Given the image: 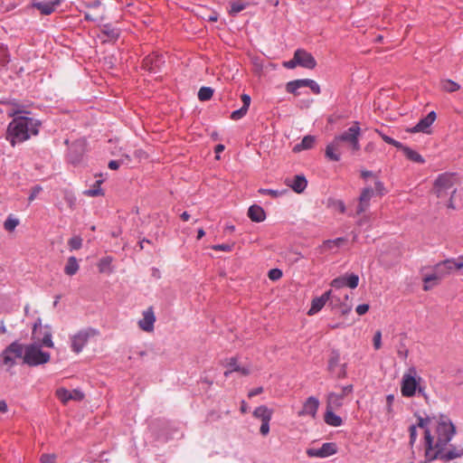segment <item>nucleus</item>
<instances>
[{
	"label": "nucleus",
	"mask_w": 463,
	"mask_h": 463,
	"mask_svg": "<svg viewBox=\"0 0 463 463\" xmlns=\"http://www.w3.org/2000/svg\"><path fill=\"white\" fill-rule=\"evenodd\" d=\"M28 111L15 109L7 111L8 117L13 118V120L7 126L5 138L12 146L28 140L32 136L38 135L41 121L28 117Z\"/></svg>",
	"instance_id": "f257e3e1"
},
{
	"label": "nucleus",
	"mask_w": 463,
	"mask_h": 463,
	"mask_svg": "<svg viewBox=\"0 0 463 463\" xmlns=\"http://www.w3.org/2000/svg\"><path fill=\"white\" fill-rule=\"evenodd\" d=\"M361 128L359 122L354 121L350 128L335 136L326 146L325 155L330 161L338 162L341 159L343 151H349L351 154L357 152L360 146Z\"/></svg>",
	"instance_id": "f03ea898"
},
{
	"label": "nucleus",
	"mask_w": 463,
	"mask_h": 463,
	"mask_svg": "<svg viewBox=\"0 0 463 463\" xmlns=\"http://www.w3.org/2000/svg\"><path fill=\"white\" fill-rule=\"evenodd\" d=\"M463 268V258L446 260L436 264L433 268L431 274L426 275L423 278V289L430 290L439 283L442 279L449 276L454 270H458Z\"/></svg>",
	"instance_id": "7ed1b4c3"
},
{
	"label": "nucleus",
	"mask_w": 463,
	"mask_h": 463,
	"mask_svg": "<svg viewBox=\"0 0 463 463\" xmlns=\"http://www.w3.org/2000/svg\"><path fill=\"white\" fill-rule=\"evenodd\" d=\"M425 447H426V457L430 460L441 459L444 461H449L463 456V448L450 447L449 449L446 446H442L438 449H433V437L430 430L425 432Z\"/></svg>",
	"instance_id": "20e7f679"
},
{
	"label": "nucleus",
	"mask_w": 463,
	"mask_h": 463,
	"mask_svg": "<svg viewBox=\"0 0 463 463\" xmlns=\"http://www.w3.org/2000/svg\"><path fill=\"white\" fill-rule=\"evenodd\" d=\"M457 182V175L453 173H444L439 175L434 182L433 193L439 198H445L450 194V199L448 203V207L450 209H456L453 203L454 195L457 189L454 187Z\"/></svg>",
	"instance_id": "39448f33"
},
{
	"label": "nucleus",
	"mask_w": 463,
	"mask_h": 463,
	"mask_svg": "<svg viewBox=\"0 0 463 463\" xmlns=\"http://www.w3.org/2000/svg\"><path fill=\"white\" fill-rule=\"evenodd\" d=\"M433 423L436 428V441L433 440V449L447 446L448 443L453 438L456 430L451 420L444 415H440L439 418H433Z\"/></svg>",
	"instance_id": "423d86ee"
},
{
	"label": "nucleus",
	"mask_w": 463,
	"mask_h": 463,
	"mask_svg": "<svg viewBox=\"0 0 463 463\" xmlns=\"http://www.w3.org/2000/svg\"><path fill=\"white\" fill-rule=\"evenodd\" d=\"M50 354L42 351L39 345L30 344L25 345L24 363L29 366H37L46 364L50 361Z\"/></svg>",
	"instance_id": "0eeeda50"
},
{
	"label": "nucleus",
	"mask_w": 463,
	"mask_h": 463,
	"mask_svg": "<svg viewBox=\"0 0 463 463\" xmlns=\"http://www.w3.org/2000/svg\"><path fill=\"white\" fill-rule=\"evenodd\" d=\"M420 380V377L417 379L416 369L414 367L409 368L408 372L403 374L402 379L401 392L402 396L412 397L415 395L417 390H419V392H421L422 390L419 387Z\"/></svg>",
	"instance_id": "6e6552de"
},
{
	"label": "nucleus",
	"mask_w": 463,
	"mask_h": 463,
	"mask_svg": "<svg viewBox=\"0 0 463 463\" xmlns=\"http://www.w3.org/2000/svg\"><path fill=\"white\" fill-rule=\"evenodd\" d=\"M25 345L14 341L10 344L1 354L3 364L7 365L9 368L15 364L16 358H23L24 355Z\"/></svg>",
	"instance_id": "1a4fd4ad"
},
{
	"label": "nucleus",
	"mask_w": 463,
	"mask_h": 463,
	"mask_svg": "<svg viewBox=\"0 0 463 463\" xmlns=\"http://www.w3.org/2000/svg\"><path fill=\"white\" fill-rule=\"evenodd\" d=\"M97 331L92 328H86L79 331L77 334L71 337V350L77 354L80 353L84 346L87 345L89 339L91 336L97 335Z\"/></svg>",
	"instance_id": "9d476101"
},
{
	"label": "nucleus",
	"mask_w": 463,
	"mask_h": 463,
	"mask_svg": "<svg viewBox=\"0 0 463 463\" xmlns=\"http://www.w3.org/2000/svg\"><path fill=\"white\" fill-rule=\"evenodd\" d=\"M165 63L164 56L158 53H152L143 60V68L151 73H156Z\"/></svg>",
	"instance_id": "9b49d317"
},
{
	"label": "nucleus",
	"mask_w": 463,
	"mask_h": 463,
	"mask_svg": "<svg viewBox=\"0 0 463 463\" xmlns=\"http://www.w3.org/2000/svg\"><path fill=\"white\" fill-rule=\"evenodd\" d=\"M57 398L64 404L69 401H81L84 398V394L78 389L67 390L65 388H59L56 391Z\"/></svg>",
	"instance_id": "f8f14e48"
},
{
	"label": "nucleus",
	"mask_w": 463,
	"mask_h": 463,
	"mask_svg": "<svg viewBox=\"0 0 463 463\" xmlns=\"http://www.w3.org/2000/svg\"><path fill=\"white\" fill-rule=\"evenodd\" d=\"M296 62H298V66L306 69H314L317 65V61L310 52L303 49H298L295 52Z\"/></svg>",
	"instance_id": "ddd939ff"
},
{
	"label": "nucleus",
	"mask_w": 463,
	"mask_h": 463,
	"mask_svg": "<svg viewBox=\"0 0 463 463\" xmlns=\"http://www.w3.org/2000/svg\"><path fill=\"white\" fill-rule=\"evenodd\" d=\"M374 195V190L371 186L364 187L359 196V203L356 208V213L361 214L365 212L369 205L370 201Z\"/></svg>",
	"instance_id": "4468645a"
},
{
	"label": "nucleus",
	"mask_w": 463,
	"mask_h": 463,
	"mask_svg": "<svg viewBox=\"0 0 463 463\" xmlns=\"http://www.w3.org/2000/svg\"><path fill=\"white\" fill-rule=\"evenodd\" d=\"M319 407V401L314 396H310L307 399V401L303 404V408L298 411V416H310L315 418L317 415V411Z\"/></svg>",
	"instance_id": "2eb2a0df"
},
{
	"label": "nucleus",
	"mask_w": 463,
	"mask_h": 463,
	"mask_svg": "<svg viewBox=\"0 0 463 463\" xmlns=\"http://www.w3.org/2000/svg\"><path fill=\"white\" fill-rule=\"evenodd\" d=\"M331 293V290H327L322 296L315 298L311 302V307L309 308L307 315L313 316L318 313L329 300Z\"/></svg>",
	"instance_id": "dca6fc26"
},
{
	"label": "nucleus",
	"mask_w": 463,
	"mask_h": 463,
	"mask_svg": "<svg viewBox=\"0 0 463 463\" xmlns=\"http://www.w3.org/2000/svg\"><path fill=\"white\" fill-rule=\"evenodd\" d=\"M155 321L156 317L153 309L152 307H149L143 312V318L139 320L138 326L142 330L151 332L154 329Z\"/></svg>",
	"instance_id": "f3484780"
},
{
	"label": "nucleus",
	"mask_w": 463,
	"mask_h": 463,
	"mask_svg": "<svg viewBox=\"0 0 463 463\" xmlns=\"http://www.w3.org/2000/svg\"><path fill=\"white\" fill-rule=\"evenodd\" d=\"M61 0H50L42 2H33V6L39 10L41 14L49 15L54 12L56 6L61 4Z\"/></svg>",
	"instance_id": "a211bd4d"
},
{
	"label": "nucleus",
	"mask_w": 463,
	"mask_h": 463,
	"mask_svg": "<svg viewBox=\"0 0 463 463\" xmlns=\"http://www.w3.org/2000/svg\"><path fill=\"white\" fill-rule=\"evenodd\" d=\"M436 119V113L430 111L425 118H421L418 124L411 128V132H423L428 133V129Z\"/></svg>",
	"instance_id": "6ab92c4d"
},
{
	"label": "nucleus",
	"mask_w": 463,
	"mask_h": 463,
	"mask_svg": "<svg viewBox=\"0 0 463 463\" xmlns=\"http://www.w3.org/2000/svg\"><path fill=\"white\" fill-rule=\"evenodd\" d=\"M344 404V394L329 392L326 396V408L337 410Z\"/></svg>",
	"instance_id": "aec40b11"
},
{
	"label": "nucleus",
	"mask_w": 463,
	"mask_h": 463,
	"mask_svg": "<svg viewBox=\"0 0 463 463\" xmlns=\"http://www.w3.org/2000/svg\"><path fill=\"white\" fill-rule=\"evenodd\" d=\"M227 366L229 369L224 373L226 377L233 372H239L243 375H248L250 373V369L245 366L239 365L235 357H232L228 360Z\"/></svg>",
	"instance_id": "412c9836"
},
{
	"label": "nucleus",
	"mask_w": 463,
	"mask_h": 463,
	"mask_svg": "<svg viewBox=\"0 0 463 463\" xmlns=\"http://www.w3.org/2000/svg\"><path fill=\"white\" fill-rule=\"evenodd\" d=\"M248 216L252 222H260L266 218V214L262 207L259 205H251L248 211Z\"/></svg>",
	"instance_id": "4be33fe9"
},
{
	"label": "nucleus",
	"mask_w": 463,
	"mask_h": 463,
	"mask_svg": "<svg viewBox=\"0 0 463 463\" xmlns=\"http://www.w3.org/2000/svg\"><path fill=\"white\" fill-rule=\"evenodd\" d=\"M399 149L402 150L404 156L409 160L418 164L425 163L424 158L417 151L410 148L409 146L402 145V146H400Z\"/></svg>",
	"instance_id": "5701e85b"
},
{
	"label": "nucleus",
	"mask_w": 463,
	"mask_h": 463,
	"mask_svg": "<svg viewBox=\"0 0 463 463\" xmlns=\"http://www.w3.org/2000/svg\"><path fill=\"white\" fill-rule=\"evenodd\" d=\"M253 416L262 421H270L272 411L267 406L261 405L257 407L253 411Z\"/></svg>",
	"instance_id": "b1692460"
},
{
	"label": "nucleus",
	"mask_w": 463,
	"mask_h": 463,
	"mask_svg": "<svg viewBox=\"0 0 463 463\" xmlns=\"http://www.w3.org/2000/svg\"><path fill=\"white\" fill-rule=\"evenodd\" d=\"M334 411L335 410L326 408L324 419L326 424L333 427H339L342 425L343 420Z\"/></svg>",
	"instance_id": "393cba45"
},
{
	"label": "nucleus",
	"mask_w": 463,
	"mask_h": 463,
	"mask_svg": "<svg viewBox=\"0 0 463 463\" xmlns=\"http://www.w3.org/2000/svg\"><path fill=\"white\" fill-rule=\"evenodd\" d=\"M248 5L249 2L246 0L231 1L229 14L232 16H236L239 13L243 11Z\"/></svg>",
	"instance_id": "a878e982"
},
{
	"label": "nucleus",
	"mask_w": 463,
	"mask_h": 463,
	"mask_svg": "<svg viewBox=\"0 0 463 463\" xmlns=\"http://www.w3.org/2000/svg\"><path fill=\"white\" fill-rule=\"evenodd\" d=\"M101 33L104 35L103 42L114 41L119 36L118 30L112 27L110 24H105L101 29Z\"/></svg>",
	"instance_id": "bb28decb"
},
{
	"label": "nucleus",
	"mask_w": 463,
	"mask_h": 463,
	"mask_svg": "<svg viewBox=\"0 0 463 463\" xmlns=\"http://www.w3.org/2000/svg\"><path fill=\"white\" fill-rule=\"evenodd\" d=\"M345 241L346 240L343 237H339L334 240H326L320 246L321 251L332 250L335 248H339L345 242Z\"/></svg>",
	"instance_id": "cd10ccee"
},
{
	"label": "nucleus",
	"mask_w": 463,
	"mask_h": 463,
	"mask_svg": "<svg viewBox=\"0 0 463 463\" xmlns=\"http://www.w3.org/2000/svg\"><path fill=\"white\" fill-rule=\"evenodd\" d=\"M307 184L304 175H296L289 185L296 193L300 194L306 189Z\"/></svg>",
	"instance_id": "c85d7f7f"
},
{
	"label": "nucleus",
	"mask_w": 463,
	"mask_h": 463,
	"mask_svg": "<svg viewBox=\"0 0 463 463\" xmlns=\"http://www.w3.org/2000/svg\"><path fill=\"white\" fill-rule=\"evenodd\" d=\"M113 258L110 256H106L99 260L98 263V269L100 273L110 274L113 271L112 268Z\"/></svg>",
	"instance_id": "c756f323"
},
{
	"label": "nucleus",
	"mask_w": 463,
	"mask_h": 463,
	"mask_svg": "<svg viewBox=\"0 0 463 463\" xmlns=\"http://www.w3.org/2000/svg\"><path fill=\"white\" fill-rule=\"evenodd\" d=\"M79 263L75 257L71 256L68 259L67 263L64 267V272L68 276L75 275L79 270Z\"/></svg>",
	"instance_id": "7c9ffc66"
},
{
	"label": "nucleus",
	"mask_w": 463,
	"mask_h": 463,
	"mask_svg": "<svg viewBox=\"0 0 463 463\" xmlns=\"http://www.w3.org/2000/svg\"><path fill=\"white\" fill-rule=\"evenodd\" d=\"M315 144V137L313 136H306L303 137L302 141L299 144H297L293 150L295 152H300L301 150L309 149Z\"/></svg>",
	"instance_id": "2f4dec72"
},
{
	"label": "nucleus",
	"mask_w": 463,
	"mask_h": 463,
	"mask_svg": "<svg viewBox=\"0 0 463 463\" xmlns=\"http://www.w3.org/2000/svg\"><path fill=\"white\" fill-rule=\"evenodd\" d=\"M321 450H322V453H323V457L324 458H326V457H329V456H332L334 454H335L337 452V447H336V444L335 443H333V442H326V443H324L321 447H320Z\"/></svg>",
	"instance_id": "473e14b6"
},
{
	"label": "nucleus",
	"mask_w": 463,
	"mask_h": 463,
	"mask_svg": "<svg viewBox=\"0 0 463 463\" xmlns=\"http://www.w3.org/2000/svg\"><path fill=\"white\" fill-rule=\"evenodd\" d=\"M441 88L447 92H455L460 89V85L451 80H445L441 82Z\"/></svg>",
	"instance_id": "72a5a7b5"
},
{
	"label": "nucleus",
	"mask_w": 463,
	"mask_h": 463,
	"mask_svg": "<svg viewBox=\"0 0 463 463\" xmlns=\"http://www.w3.org/2000/svg\"><path fill=\"white\" fill-rule=\"evenodd\" d=\"M339 362H340L339 354L337 352H332V354L330 355V359L328 361V370L331 373H335L336 368L339 365Z\"/></svg>",
	"instance_id": "f704fd0d"
},
{
	"label": "nucleus",
	"mask_w": 463,
	"mask_h": 463,
	"mask_svg": "<svg viewBox=\"0 0 463 463\" xmlns=\"http://www.w3.org/2000/svg\"><path fill=\"white\" fill-rule=\"evenodd\" d=\"M213 94V90L210 87H202L198 91V99L201 101L209 100Z\"/></svg>",
	"instance_id": "c9c22d12"
},
{
	"label": "nucleus",
	"mask_w": 463,
	"mask_h": 463,
	"mask_svg": "<svg viewBox=\"0 0 463 463\" xmlns=\"http://www.w3.org/2000/svg\"><path fill=\"white\" fill-rule=\"evenodd\" d=\"M346 287L355 288L359 283V277L356 274L351 273L345 276Z\"/></svg>",
	"instance_id": "e433bc0d"
},
{
	"label": "nucleus",
	"mask_w": 463,
	"mask_h": 463,
	"mask_svg": "<svg viewBox=\"0 0 463 463\" xmlns=\"http://www.w3.org/2000/svg\"><path fill=\"white\" fill-rule=\"evenodd\" d=\"M128 161H129V156H125L124 157L118 160L109 161L108 166L111 170H117L121 165L128 164Z\"/></svg>",
	"instance_id": "4c0bfd02"
},
{
	"label": "nucleus",
	"mask_w": 463,
	"mask_h": 463,
	"mask_svg": "<svg viewBox=\"0 0 463 463\" xmlns=\"http://www.w3.org/2000/svg\"><path fill=\"white\" fill-rule=\"evenodd\" d=\"M68 245L71 250H79L82 246V239L80 236H74L69 240Z\"/></svg>",
	"instance_id": "58836bf2"
},
{
	"label": "nucleus",
	"mask_w": 463,
	"mask_h": 463,
	"mask_svg": "<svg viewBox=\"0 0 463 463\" xmlns=\"http://www.w3.org/2000/svg\"><path fill=\"white\" fill-rule=\"evenodd\" d=\"M376 133L379 134V136L384 140V142H386L387 144H390L397 148H399L400 146H402V144L395 139H393L392 137L383 134L382 131L376 129Z\"/></svg>",
	"instance_id": "ea45409f"
},
{
	"label": "nucleus",
	"mask_w": 463,
	"mask_h": 463,
	"mask_svg": "<svg viewBox=\"0 0 463 463\" xmlns=\"http://www.w3.org/2000/svg\"><path fill=\"white\" fill-rule=\"evenodd\" d=\"M19 224V221L15 218L8 217L5 223L4 227L6 231L12 232L15 229V227Z\"/></svg>",
	"instance_id": "a19ab883"
},
{
	"label": "nucleus",
	"mask_w": 463,
	"mask_h": 463,
	"mask_svg": "<svg viewBox=\"0 0 463 463\" xmlns=\"http://www.w3.org/2000/svg\"><path fill=\"white\" fill-rule=\"evenodd\" d=\"M299 89V84L298 83L297 80L289 81L286 85V90L289 93H293L295 95H299V92L298 91Z\"/></svg>",
	"instance_id": "79ce46f5"
},
{
	"label": "nucleus",
	"mask_w": 463,
	"mask_h": 463,
	"mask_svg": "<svg viewBox=\"0 0 463 463\" xmlns=\"http://www.w3.org/2000/svg\"><path fill=\"white\" fill-rule=\"evenodd\" d=\"M247 111L248 109L241 107V109L232 111L231 118L232 120H239L246 115Z\"/></svg>",
	"instance_id": "37998d69"
},
{
	"label": "nucleus",
	"mask_w": 463,
	"mask_h": 463,
	"mask_svg": "<svg viewBox=\"0 0 463 463\" xmlns=\"http://www.w3.org/2000/svg\"><path fill=\"white\" fill-rule=\"evenodd\" d=\"M331 286L335 288H341L346 287L345 276L335 278L332 280Z\"/></svg>",
	"instance_id": "c03bdc74"
},
{
	"label": "nucleus",
	"mask_w": 463,
	"mask_h": 463,
	"mask_svg": "<svg viewBox=\"0 0 463 463\" xmlns=\"http://www.w3.org/2000/svg\"><path fill=\"white\" fill-rule=\"evenodd\" d=\"M55 454H43L40 458V463H55Z\"/></svg>",
	"instance_id": "a18cd8bd"
},
{
	"label": "nucleus",
	"mask_w": 463,
	"mask_h": 463,
	"mask_svg": "<svg viewBox=\"0 0 463 463\" xmlns=\"http://www.w3.org/2000/svg\"><path fill=\"white\" fill-rule=\"evenodd\" d=\"M10 61L9 55L5 49L0 50V66H5Z\"/></svg>",
	"instance_id": "49530a36"
},
{
	"label": "nucleus",
	"mask_w": 463,
	"mask_h": 463,
	"mask_svg": "<svg viewBox=\"0 0 463 463\" xmlns=\"http://www.w3.org/2000/svg\"><path fill=\"white\" fill-rule=\"evenodd\" d=\"M282 277V271L279 269H272L269 271V278L271 280H278Z\"/></svg>",
	"instance_id": "de8ad7c7"
},
{
	"label": "nucleus",
	"mask_w": 463,
	"mask_h": 463,
	"mask_svg": "<svg viewBox=\"0 0 463 463\" xmlns=\"http://www.w3.org/2000/svg\"><path fill=\"white\" fill-rule=\"evenodd\" d=\"M382 346V333L381 331H376L373 335V347L378 350Z\"/></svg>",
	"instance_id": "09e8293b"
},
{
	"label": "nucleus",
	"mask_w": 463,
	"mask_h": 463,
	"mask_svg": "<svg viewBox=\"0 0 463 463\" xmlns=\"http://www.w3.org/2000/svg\"><path fill=\"white\" fill-rule=\"evenodd\" d=\"M374 190L377 194L383 195L386 193L384 184L381 181H376L374 184Z\"/></svg>",
	"instance_id": "8fccbe9b"
},
{
	"label": "nucleus",
	"mask_w": 463,
	"mask_h": 463,
	"mask_svg": "<svg viewBox=\"0 0 463 463\" xmlns=\"http://www.w3.org/2000/svg\"><path fill=\"white\" fill-rule=\"evenodd\" d=\"M409 432H410V443L411 445H413L417 439V427L415 425L410 426Z\"/></svg>",
	"instance_id": "3c124183"
},
{
	"label": "nucleus",
	"mask_w": 463,
	"mask_h": 463,
	"mask_svg": "<svg viewBox=\"0 0 463 463\" xmlns=\"http://www.w3.org/2000/svg\"><path fill=\"white\" fill-rule=\"evenodd\" d=\"M232 246L227 243L216 244L212 247L214 250L231 251Z\"/></svg>",
	"instance_id": "603ef678"
},
{
	"label": "nucleus",
	"mask_w": 463,
	"mask_h": 463,
	"mask_svg": "<svg viewBox=\"0 0 463 463\" xmlns=\"http://www.w3.org/2000/svg\"><path fill=\"white\" fill-rule=\"evenodd\" d=\"M307 454L309 457L324 458L321 449H308Z\"/></svg>",
	"instance_id": "864d4df0"
},
{
	"label": "nucleus",
	"mask_w": 463,
	"mask_h": 463,
	"mask_svg": "<svg viewBox=\"0 0 463 463\" xmlns=\"http://www.w3.org/2000/svg\"><path fill=\"white\" fill-rule=\"evenodd\" d=\"M394 401V395L393 394H388L386 396V410L388 413L392 412V403Z\"/></svg>",
	"instance_id": "5fc2aeb1"
},
{
	"label": "nucleus",
	"mask_w": 463,
	"mask_h": 463,
	"mask_svg": "<svg viewBox=\"0 0 463 463\" xmlns=\"http://www.w3.org/2000/svg\"><path fill=\"white\" fill-rule=\"evenodd\" d=\"M430 422H433V419H432V420H430V419H429V418H427V419H423V418H421V417H419L418 427H420V428H421V429H425V431H426V430H429L427 429V425H428V423H430Z\"/></svg>",
	"instance_id": "6e6d98bb"
},
{
	"label": "nucleus",
	"mask_w": 463,
	"mask_h": 463,
	"mask_svg": "<svg viewBox=\"0 0 463 463\" xmlns=\"http://www.w3.org/2000/svg\"><path fill=\"white\" fill-rule=\"evenodd\" d=\"M42 191V187L39 186V185H36L34 186L32 191H31V194L29 195V201L30 202H33L36 197L37 195L39 194V193Z\"/></svg>",
	"instance_id": "4d7b16f0"
},
{
	"label": "nucleus",
	"mask_w": 463,
	"mask_h": 463,
	"mask_svg": "<svg viewBox=\"0 0 463 463\" xmlns=\"http://www.w3.org/2000/svg\"><path fill=\"white\" fill-rule=\"evenodd\" d=\"M260 432L263 435V436H266L269 434V421H262L261 422V426H260Z\"/></svg>",
	"instance_id": "13d9d810"
},
{
	"label": "nucleus",
	"mask_w": 463,
	"mask_h": 463,
	"mask_svg": "<svg viewBox=\"0 0 463 463\" xmlns=\"http://www.w3.org/2000/svg\"><path fill=\"white\" fill-rule=\"evenodd\" d=\"M307 88H309L315 94H319L321 92L319 85L313 80H311Z\"/></svg>",
	"instance_id": "bf43d9fd"
},
{
	"label": "nucleus",
	"mask_w": 463,
	"mask_h": 463,
	"mask_svg": "<svg viewBox=\"0 0 463 463\" xmlns=\"http://www.w3.org/2000/svg\"><path fill=\"white\" fill-rule=\"evenodd\" d=\"M369 310V305L362 304L357 306L355 311L359 316L364 315Z\"/></svg>",
	"instance_id": "052dcab7"
},
{
	"label": "nucleus",
	"mask_w": 463,
	"mask_h": 463,
	"mask_svg": "<svg viewBox=\"0 0 463 463\" xmlns=\"http://www.w3.org/2000/svg\"><path fill=\"white\" fill-rule=\"evenodd\" d=\"M43 345L47 347H53V342L52 340V335L47 334L43 338Z\"/></svg>",
	"instance_id": "680f3d73"
},
{
	"label": "nucleus",
	"mask_w": 463,
	"mask_h": 463,
	"mask_svg": "<svg viewBox=\"0 0 463 463\" xmlns=\"http://www.w3.org/2000/svg\"><path fill=\"white\" fill-rule=\"evenodd\" d=\"M284 66L287 69H294L298 66V62H296V55L294 54L293 59L284 62Z\"/></svg>",
	"instance_id": "e2e57ef3"
},
{
	"label": "nucleus",
	"mask_w": 463,
	"mask_h": 463,
	"mask_svg": "<svg viewBox=\"0 0 463 463\" xmlns=\"http://www.w3.org/2000/svg\"><path fill=\"white\" fill-rule=\"evenodd\" d=\"M260 193L271 195L272 197H277L280 194L279 191L272 189H260Z\"/></svg>",
	"instance_id": "0e129e2a"
},
{
	"label": "nucleus",
	"mask_w": 463,
	"mask_h": 463,
	"mask_svg": "<svg viewBox=\"0 0 463 463\" xmlns=\"http://www.w3.org/2000/svg\"><path fill=\"white\" fill-rule=\"evenodd\" d=\"M241 100H242V107L249 109L250 104V97L248 94H242L241 95Z\"/></svg>",
	"instance_id": "69168bd1"
},
{
	"label": "nucleus",
	"mask_w": 463,
	"mask_h": 463,
	"mask_svg": "<svg viewBox=\"0 0 463 463\" xmlns=\"http://www.w3.org/2000/svg\"><path fill=\"white\" fill-rule=\"evenodd\" d=\"M86 194L90 196H98L102 194V190L100 188L90 189L88 190Z\"/></svg>",
	"instance_id": "338daca9"
},
{
	"label": "nucleus",
	"mask_w": 463,
	"mask_h": 463,
	"mask_svg": "<svg viewBox=\"0 0 463 463\" xmlns=\"http://www.w3.org/2000/svg\"><path fill=\"white\" fill-rule=\"evenodd\" d=\"M353 392V385H345L342 387V392L340 394H344V397L349 393Z\"/></svg>",
	"instance_id": "774afa93"
}]
</instances>
